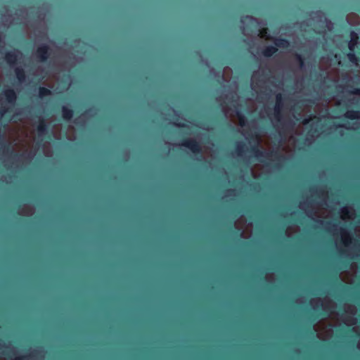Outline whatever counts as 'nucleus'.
<instances>
[{"instance_id": "obj_38", "label": "nucleus", "mask_w": 360, "mask_h": 360, "mask_svg": "<svg viewBox=\"0 0 360 360\" xmlns=\"http://www.w3.org/2000/svg\"><path fill=\"white\" fill-rule=\"evenodd\" d=\"M1 345V340H0V345Z\"/></svg>"}, {"instance_id": "obj_37", "label": "nucleus", "mask_w": 360, "mask_h": 360, "mask_svg": "<svg viewBox=\"0 0 360 360\" xmlns=\"http://www.w3.org/2000/svg\"><path fill=\"white\" fill-rule=\"evenodd\" d=\"M327 224H330L331 223L330 221L326 222Z\"/></svg>"}, {"instance_id": "obj_28", "label": "nucleus", "mask_w": 360, "mask_h": 360, "mask_svg": "<svg viewBox=\"0 0 360 360\" xmlns=\"http://www.w3.org/2000/svg\"><path fill=\"white\" fill-rule=\"evenodd\" d=\"M309 120H310L309 119H304V120H303L302 123H303L304 124H307V123H309Z\"/></svg>"}, {"instance_id": "obj_5", "label": "nucleus", "mask_w": 360, "mask_h": 360, "mask_svg": "<svg viewBox=\"0 0 360 360\" xmlns=\"http://www.w3.org/2000/svg\"><path fill=\"white\" fill-rule=\"evenodd\" d=\"M50 48L47 44H42L37 47L35 57L40 62H46L50 56Z\"/></svg>"}, {"instance_id": "obj_27", "label": "nucleus", "mask_w": 360, "mask_h": 360, "mask_svg": "<svg viewBox=\"0 0 360 360\" xmlns=\"http://www.w3.org/2000/svg\"><path fill=\"white\" fill-rule=\"evenodd\" d=\"M236 233H238V235L241 237L242 235H243V232H240L239 229H237V231H236Z\"/></svg>"}, {"instance_id": "obj_24", "label": "nucleus", "mask_w": 360, "mask_h": 360, "mask_svg": "<svg viewBox=\"0 0 360 360\" xmlns=\"http://www.w3.org/2000/svg\"><path fill=\"white\" fill-rule=\"evenodd\" d=\"M26 359H27L26 356H21L16 357L15 360H26Z\"/></svg>"}, {"instance_id": "obj_39", "label": "nucleus", "mask_w": 360, "mask_h": 360, "mask_svg": "<svg viewBox=\"0 0 360 360\" xmlns=\"http://www.w3.org/2000/svg\"><path fill=\"white\" fill-rule=\"evenodd\" d=\"M359 256H360V255H359Z\"/></svg>"}, {"instance_id": "obj_33", "label": "nucleus", "mask_w": 360, "mask_h": 360, "mask_svg": "<svg viewBox=\"0 0 360 360\" xmlns=\"http://www.w3.org/2000/svg\"><path fill=\"white\" fill-rule=\"evenodd\" d=\"M319 222L320 224H323V221H321V220L319 221Z\"/></svg>"}, {"instance_id": "obj_23", "label": "nucleus", "mask_w": 360, "mask_h": 360, "mask_svg": "<svg viewBox=\"0 0 360 360\" xmlns=\"http://www.w3.org/2000/svg\"><path fill=\"white\" fill-rule=\"evenodd\" d=\"M341 212L342 214L347 215L349 214L348 207H344L343 208H342Z\"/></svg>"}, {"instance_id": "obj_19", "label": "nucleus", "mask_w": 360, "mask_h": 360, "mask_svg": "<svg viewBox=\"0 0 360 360\" xmlns=\"http://www.w3.org/2000/svg\"><path fill=\"white\" fill-rule=\"evenodd\" d=\"M347 86L351 89L349 91V92L351 94H353V95H360V89L359 88L354 87L352 85H348Z\"/></svg>"}, {"instance_id": "obj_12", "label": "nucleus", "mask_w": 360, "mask_h": 360, "mask_svg": "<svg viewBox=\"0 0 360 360\" xmlns=\"http://www.w3.org/2000/svg\"><path fill=\"white\" fill-rule=\"evenodd\" d=\"M74 111L67 106L62 107V117L65 120L69 121L73 117Z\"/></svg>"}, {"instance_id": "obj_15", "label": "nucleus", "mask_w": 360, "mask_h": 360, "mask_svg": "<svg viewBox=\"0 0 360 360\" xmlns=\"http://www.w3.org/2000/svg\"><path fill=\"white\" fill-rule=\"evenodd\" d=\"M233 106H234L236 112V116L239 120V124L241 127L245 126L246 123H247V119H246L245 116L240 110H238V104L233 105Z\"/></svg>"}, {"instance_id": "obj_14", "label": "nucleus", "mask_w": 360, "mask_h": 360, "mask_svg": "<svg viewBox=\"0 0 360 360\" xmlns=\"http://www.w3.org/2000/svg\"><path fill=\"white\" fill-rule=\"evenodd\" d=\"M345 117L351 120H358L360 118V110H351L346 112L345 114Z\"/></svg>"}, {"instance_id": "obj_2", "label": "nucleus", "mask_w": 360, "mask_h": 360, "mask_svg": "<svg viewBox=\"0 0 360 360\" xmlns=\"http://www.w3.org/2000/svg\"><path fill=\"white\" fill-rule=\"evenodd\" d=\"M283 107V98L281 94H278L276 96V105L274 108V117L276 121L281 124L282 127H287L288 125L291 127H293L294 123L292 121H288L282 123L281 120L283 117L282 109Z\"/></svg>"}, {"instance_id": "obj_11", "label": "nucleus", "mask_w": 360, "mask_h": 360, "mask_svg": "<svg viewBox=\"0 0 360 360\" xmlns=\"http://www.w3.org/2000/svg\"><path fill=\"white\" fill-rule=\"evenodd\" d=\"M278 51V49L274 46H267L262 51V54L266 58H269Z\"/></svg>"}, {"instance_id": "obj_34", "label": "nucleus", "mask_w": 360, "mask_h": 360, "mask_svg": "<svg viewBox=\"0 0 360 360\" xmlns=\"http://www.w3.org/2000/svg\"><path fill=\"white\" fill-rule=\"evenodd\" d=\"M246 18H252V17H251V16H249V15H247V16H246Z\"/></svg>"}, {"instance_id": "obj_29", "label": "nucleus", "mask_w": 360, "mask_h": 360, "mask_svg": "<svg viewBox=\"0 0 360 360\" xmlns=\"http://www.w3.org/2000/svg\"><path fill=\"white\" fill-rule=\"evenodd\" d=\"M319 76H320L321 77H323L324 80H325L326 79H327V78H328V77H327V76H323V74H319Z\"/></svg>"}, {"instance_id": "obj_30", "label": "nucleus", "mask_w": 360, "mask_h": 360, "mask_svg": "<svg viewBox=\"0 0 360 360\" xmlns=\"http://www.w3.org/2000/svg\"><path fill=\"white\" fill-rule=\"evenodd\" d=\"M91 110V109H89L85 111V114H88L89 112H90V111Z\"/></svg>"}, {"instance_id": "obj_16", "label": "nucleus", "mask_w": 360, "mask_h": 360, "mask_svg": "<svg viewBox=\"0 0 360 360\" xmlns=\"http://www.w3.org/2000/svg\"><path fill=\"white\" fill-rule=\"evenodd\" d=\"M51 94V91L49 89H47L44 86H40L39 88V96L40 98H44L45 96H49Z\"/></svg>"}, {"instance_id": "obj_17", "label": "nucleus", "mask_w": 360, "mask_h": 360, "mask_svg": "<svg viewBox=\"0 0 360 360\" xmlns=\"http://www.w3.org/2000/svg\"><path fill=\"white\" fill-rule=\"evenodd\" d=\"M348 60L352 63H357L359 62V58L355 54L354 51H349L347 53Z\"/></svg>"}, {"instance_id": "obj_36", "label": "nucleus", "mask_w": 360, "mask_h": 360, "mask_svg": "<svg viewBox=\"0 0 360 360\" xmlns=\"http://www.w3.org/2000/svg\"><path fill=\"white\" fill-rule=\"evenodd\" d=\"M275 167H278V164L275 165Z\"/></svg>"}, {"instance_id": "obj_9", "label": "nucleus", "mask_w": 360, "mask_h": 360, "mask_svg": "<svg viewBox=\"0 0 360 360\" xmlns=\"http://www.w3.org/2000/svg\"><path fill=\"white\" fill-rule=\"evenodd\" d=\"M359 43V36L355 32H352L350 34V40L348 42V49L351 51H355V49Z\"/></svg>"}, {"instance_id": "obj_7", "label": "nucleus", "mask_w": 360, "mask_h": 360, "mask_svg": "<svg viewBox=\"0 0 360 360\" xmlns=\"http://www.w3.org/2000/svg\"><path fill=\"white\" fill-rule=\"evenodd\" d=\"M3 95L5 96L6 101L9 104L14 105L15 103L17 94L13 89L8 88L4 90Z\"/></svg>"}, {"instance_id": "obj_25", "label": "nucleus", "mask_w": 360, "mask_h": 360, "mask_svg": "<svg viewBox=\"0 0 360 360\" xmlns=\"http://www.w3.org/2000/svg\"><path fill=\"white\" fill-rule=\"evenodd\" d=\"M267 32H268V29L267 28H263L262 30H261V34L262 35H264V34H267Z\"/></svg>"}, {"instance_id": "obj_6", "label": "nucleus", "mask_w": 360, "mask_h": 360, "mask_svg": "<svg viewBox=\"0 0 360 360\" xmlns=\"http://www.w3.org/2000/svg\"><path fill=\"white\" fill-rule=\"evenodd\" d=\"M20 53L18 49H14L11 51H8L5 54V60L10 66H13L17 64L18 55Z\"/></svg>"}, {"instance_id": "obj_21", "label": "nucleus", "mask_w": 360, "mask_h": 360, "mask_svg": "<svg viewBox=\"0 0 360 360\" xmlns=\"http://www.w3.org/2000/svg\"><path fill=\"white\" fill-rule=\"evenodd\" d=\"M8 112H10V108H9L2 107L0 109V115H1V117H4V115H6Z\"/></svg>"}, {"instance_id": "obj_35", "label": "nucleus", "mask_w": 360, "mask_h": 360, "mask_svg": "<svg viewBox=\"0 0 360 360\" xmlns=\"http://www.w3.org/2000/svg\"><path fill=\"white\" fill-rule=\"evenodd\" d=\"M1 136L2 138H4V133L2 134Z\"/></svg>"}, {"instance_id": "obj_1", "label": "nucleus", "mask_w": 360, "mask_h": 360, "mask_svg": "<svg viewBox=\"0 0 360 360\" xmlns=\"http://www.w3.org/2000/svg\"><path fill=\"white\" fill-rule=\"evenodd\" d=\"M251 141H255V144L252 146L249 151L252 153V158L263 162L264 159H270L274 157L275 160L278 161H283L286 159V157L281 155L278 150L266 152L259 148V139L257 134H252L250 137Z\"/></svg>"}, {"instance_id": "obj_22", "label": "nucleus", "mask_w": 360, "mask_h": 360, "mask_svg": "<svg viewBox=\"0 0 360 360\" xmlns=\"http://www.w3.org/2000/svg\"><path fill=\"white\" fill-rule=\"evenodd\" d=\"M334 280H335V281L338 282L339 285H340L341 286H342L344 288H347L345 285L342 284V283L339 281L338 274H336V275L334 276Z\"/></svg>"}, {"instance_id": "obj_18", "label": "nucleus", "mask_w": 360, "mask_h": 360, "mask_svg": "<svg viewBox=\"0 0 360 360\" xmlns=\"http://www.w3.org/2000/svg\"><path fill=\"white\" fill-rule=\"evenodd\" d=\"M246 146L243 142H240L237 144L236 148V151L238 156H241L243 153L245 152V148Z\"/></svg>"}, {"instance_id": "obj_10", "label": "nucleus", "mask_w": 360, "mask_h": 360, "mask_svg": "<svg viewBox=\"0 0 360 360\" xmlns=\"http://www.w3.org/2000/svg\"><path fill=\"white\" fill-rule=\"evenodd\" d=\"M274 43L275 44L274 46L283 48V49H287L290 46V41L284 38L278 37L275 38L274 40Z\"/></svg>"}, {"instance_id": "obj_32", "label": "nucleus", "mask_w": 360, "mask_h": 360, "mask_svg": "<svg viewBox=\"0 0 360 360\" xmlns=\"http://www.w3.org/2000/svg\"><path fill=\"white\" fill-rule=\"evenodd\" d=\"M344 243H345V245H347V241L344 240Z\"/></svg>"}, {"instance_id": "obj_20", "label": "nucleus", "mask_w": 360, "mask_h": 360, "mask_svg": "<svg viewBox=\"0 0 360 360\" xmlns=\"http://www.w3.org/2000/svg\"><path fill=\"white\" fill-rule=\"evenodd\" d=\"M296 60L299 62L300 66H304V58L300 54L295 55Z\"/></svg>"}, {"instance_id": "obj_3", "label": "nucleus", "mask_w": 360, "mask_h": 360, "mask_svg": "<svg viewBox=\"0 0 360 360\" xmlns=\"http://www.w3.org/2000/svg\"><path fill=\"white\" fill-rule=\"evenodd\" d=\"M181 145L189 149L193 154L200 155V160H202V147L201 144L193 139H184Z\"/></svg>"}, {"instance_id": "obj_31", "label": "nucleus", "mask_w": 360, "mask_h": 360, "mask_svg": "<svg viewBox=\"0 0 360 360\" xmlns=\"http://www.w3.org/2000/svg\"><path fill=\"white\" fill-rule=\"evenodd\" d=\"M176 125H178L179 127H184L185 126L184 124H176Z\"/></svg>"}, {"instance_id": "obj_8", "label": "nucleus", "mask_w": 360, "mask_h": 360, "mask_svg": "<svg viewBox=\"0 0 360 360\" xmlns=\"http://www.w3.org/2000/svg\"><path fill=\"white\" fill-rule=\"evenodd\" d=\"M1 149L4 154L13 155V158H20L22 157V154L15 153L13 148L11 144L8 142L4 141L1 144Z\"/></svg>"}, {"instance_id": "obj_13", "label": "nucleus", "mask_w": 360, "mask_h": 360, "mask_svg": "<svg viewBox=\"0 0 360 360\" xmlns=\"http://www.w3.org/2000/svg\"><path fill=\"white\" fill-rule=\"evenodd\" d=\"M15 74L16 75L18 80L20 82H23L25 81L26 75H25V72L23 68H22L21 67L15 68Z\"/></svg>"}, {"instance_id": "obj_26", "label": "nucleus", "mask_w": 360, "mask_h": 360, "mask_svg": "<svg viewBox=\"0 0 360 360\" xmlns=\"http://www.w3.org/2000/svg\"><path fill=\"white\" fill-rule=\"evenodd\" d=\"M309 331L311 335H314L315 330L312 326H310Z\"/></svg>"}, {"instance_id": "obj_4", "label": "nucleus", "mask_w": 360, "mask_h": 360, "mask_svg": "<svg viewBox=\"0 0 360 360\" xmlns=\"http://www.w3.org/2000/svg\"><path fill=\"white\" fill-rule=\"evenodd\" d=\"M37 136L43 141L45 138L50 139V131L46 120L39 117V123L37 126Z\"/></svg>"}]
</instances>
